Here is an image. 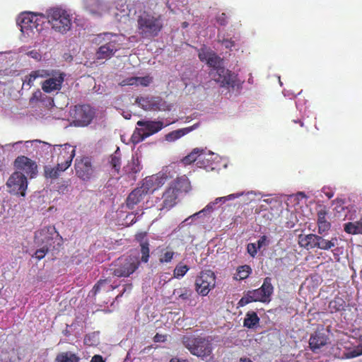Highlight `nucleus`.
I'll return each mask as SVG.
<instances>
[{"mask_svg":"<svg viewBox=\"0 0 362 362\" xmlns=\"http://www.w3.org/2000/svg\"><path fill=\"white\" fill-rule=\"evenodd\" d=\"M215 81L220 83L221 87H228L232 88V89H235V88L240 89L243 83V81L239 78L238 74L226 69L223 64L218 69V77L215 78Z\"/></svg>","mask_w":362,"mask_h":362,"instance_id":"obj_13","label":"nucleus"},{"mask_svg":"<svg viewBox=\"0 0 362 362\" xmlns=\"http://www.w3.org/2000/svg\"><path fill=\"white\" fill-rule=\"evenodd\" d=\"M260 318L256 312H247L243 320V325L247 328H254L259 324Z\"/></svg>","mask_w":362,"mask_h":362,"instance_id":"obj_33","label":"nucleus"},{"mask_svg":"<svg viewBox=\"0 0 362 362\" xmlns=\"http://www.w3.org/2000/svg\"><path fill=\"white\" fill-rule=\"evenodd\" d=\"M243 193H233V194L226 195V197H221V198H216L214 202H210L202 210H200L198 213L194 214V216H199V214H204L206 211H212L214 210V206L219 202L230 201V199H236V197H240V196L243 195Z\"/></svg>","mask_w":362,"mask_h":362,"instance_id":"obj_27","label":"nucleus"},{"mask_svg":"<svg viewBox=\"0 0 362 362\" xmlns=\"http://www.w3.org/2000/svg\"><path fill=\"white\" fill-rule=\"evenodd\" d=\"M197 125H193L190 127H185L184 129H179L178 130L172 131L170 133H168L165 136L167 141H175V139H180V137L183 136L185 134L189 133V132L192 131L196 128Z\"/></svg>","mask_w":362,"mask_h":362,"instance_id":"obj_35","label":"nucleus"},{"mask_svg":"<svg viewBox=\"0 0 362 362\" xmlns=\"http://www.w3.org/2000/svg\"><path fill=\"white\" fill-rule=\"evenodd\" d=\"M60 168L59 166V162H57V165L56 167H45V176L47 177H50V179H56L60 175Z\"/></svg>","mask_w":362,"mask_h":362,"instance_id":"obj_40","label":"nucleus"},{"mask_svg":"<svg viewBox=\"0 0 362 362\" xmlns=\"http://www.w3.org/2000/svg\"><path fill=\"white\" fill-rule=\"evenodd\" d=\"M137 28L141 37H155L163 28L162 17L144 13L137 18Z\"/></svg>","mask_w":362,"mask_h":362,"instance_id":"obj_4","label":"nucleus"},{"mask_svg":"<svg viewBox=\"0 0 362 362\" xmlns=\"http://www.w3.org/2000/svg\"><path fill=\"white\" fill-rule=\"evenodd\" d=\"M132 288H133L132 283H128V284L124 285L123 291L122 292V293L119 294V296H122V295L124 294V293H126V291H131ZM119 296H117V297H119Z\"/></svg>","mask_w":362,"mask_h":362,"instance_id":"obj_57","label":"nucleus"},{"mask_svg":"<svg viewBox=\"0 0 362 362\" xmlns=\"http://www.w3.org/2000/svg\"><path fill=\"white\" fill-rule=\"evenodd\" d=\"M181 342L192 355L202 358L207 357L212 352V344L206 337L185 334L181 337Z\"/></svg>","mask_w":362,"mask_h":362,"instance_id":"obj_5","label":"nucleus"},{"mask_svg":"<svg viewBox=\"0 0 362 362\" xmlns=\"http://www.w3.org/2000/svg\"><path fill=\"white\" fill-rule=\"evenodd\" d=\"M120 86H136V77H128L119 83Z\"/></svg>","mask_w":362,"mask_h":362,"instance_id":"obj_51","label":"nucleus"},{"mask_svg":"<svg viewBox=\"0 0 362 362\" xmlns=\"http://www.w3.org/2000/svg\"><path fill=\"white\" fill-rule=\"evenodd\" d=\"M337 238H331L330 240L325 239L322 235H317V248L322 249V250H329L337 245Z\"/></svg>","mask_w":362,"mask_h":362,"instance_id":"obj_34","label":"nucleus"},{"mask_svg":"<svg viewBox=\"0 0 362 362\" xmlns=\"http://www.w3.org/2000/svg\"><path fill=\"white\" fill-rule=\"evenodd\" d=\"M178 194H177L176 186L175 182H171L170 186L165 189L163 193L162 202L158 204L160 210H170L172 207L175 206L177 203Z\"/></svg>","mask_w":362,"mask_h":362,"instance_id":"obj_21","label":"nucleus"},{"mask_svg":"<svg viewBox=\"0 0 362 362\" xmlns=\"http://www.w3.org/2000/svg\"><path fill=\"white\" fill-rule=\"evenodd\" d=\"M204 149L200 148H194L193 149L189 154L187 155L186 156L183 157L182 159V162L185 165H189L192 164V163H194V161L197 160V164L200 166V168H202V164H200L201 162V156H202L204 153Z\"/></svg>","mask_w":362,"mask_h":362,"instance_id":"obj_28","label":"nucleus"},{"mask_svg":"<svg viewBox=\"0 0 362 362\" xmlns=\"http://www.w3.org/2000/svg\"><path fill=\"white\" fill-rule=\"evenodd\" d=\"M41 94L42 93L40 92V90H37L36 92L34 93L33 97L41 96Z\"/></svg>","mask_w":362,"mask_h":362,"instance_id":"obj_61","label":"nucleus"},{"mask_svg":"<svg viewBox=\"0 0 362 362\" xmlns=\"http://www.w3.org/2000/svg\"><path fill=\"white\" fill-rule=\"evenodd\" d=\"M74 167L76 175L82 180H90L95 173L91 157H78L75 160Z\"/></svg>","mask_w":362,"mask_h":362,"instance_id":"obj_14","label":"nucleus"},{"mask_svg":"<svg viewBox=\"0 0 362 362\" xmlns=\"http://www.w3.org/2000/svg\"><path fill=\"white\" fill-rule=\"evenodd\" d=\"M41 19H45V16L43 13L37 15V13H22L19 17V27L23 35L30 36L31 34H35V32H41L43 29L42 24H41Z\"/></svg>","mask_w":362,"mask_h":362,"instance_id":"obj_7","label":"nucleus"},{"mask_svg":"<svg viewBox=\"0 0 362 362\" xmlns=\"http://www.w3.org/2000/svg\"><path fill=\"white\" fill-rule=\"evenodd\" d=\"M137 218L136 216H134L133 218L131 220L130 223H134L136 221H137Z\"/></svg>","mask_w":362,"mask_h":362,"instance_id":"obj_64","label":"nucleus"},{"mask_svg":"<svg viewBox=\"0 0 362 362\" xmlns=\"http://www.w3.org/2000/svg\"><path fill=\"white\" fill-rule=\"evenodd\" d=\"M9 192L17 195L25 196L28 187V178L24 173L18 170L12 173L6 182Z\"/></svg>","mask_w":362,"mask_h":362,"instance_id":"obj_12","label":"nucleus"},{"mask_svg":"<svg viewBox=\"0 0 362 362\" xmlns=\"http://www.w3.org/2000/svg\"><path fill=\"white\" fill-rule=\"evenodd\" d=\"M344 230L349 234H358V222H348L344 225Z\"/></svg>","mask_w":362,"mask_h":362,"instance_id":"obj_46","label":"nucleus"},{"mask_svg":"<svg viewBox=\"0 0 362 362\" xmlns=\"http://www.w3.org/2000/svg\"><path fill=\"white\" fill-rule=\"evenodd\" d=\"M358 233H362V219L358 222Z\"/></svg>","mask_w":362,"mask_h":362,"instance_id":"obj_59","label":"nucleus"},{"mask_svg":"<svg viewBox=\"0 0 362 362\" xmlns=\"http://www.w3.org/2000/svg\"><path fill=\"white\" fill-rule=\"evenodd\" d=\"M257 243V248L259 249L262 248V247H266V245H269V240L268 237L267 235H262L260 238H259Z\"/></svg>","mask_w":362,"mask_h":362,"instance_id":"obj_50","label":"nucleus"},{"mask_svg":"<svg viewBox=\"0 0 362 362\" xmlns=\"http://www.w3.org/2000/svg\"><path fill=\"white\" fill-rule=\"evenodd\" d=\"M176 187L177 194L179 195L180 190L187 192L190 187V182L186 176L178 177L174 180Z\"/></svg>","mask_w":362,"mask_h":362,"instance_id":"obj_38","label":"nucleus"},{"mask_svg":"<svg viewBox=\"0 0 362 362\" xmlns=\"http://www.w3.org/2000/svg\"><path fill=\"white\" fill-rule=\"evenodd\" d=\"M146 130L145 127L144 129H138L136 131H135L132 136V141L134 143H139L141 142V141H144V139H146L145 136Z\"/></svg>","mask_w":362,"mask_h":362,"instance_id":"obj_44","label":"nucleus"},{"mask_svg":"<svg viewBox=\"0 0 362 362\" xmlns=\"http://www.w3.org/2000/svg\"><path fill=\"white\" fill-rule=\"evenodd\" d=\"M169 362H182L179 358H171ZM185 362V361H184Z\"/></svg>","mask_w":362,"mask_h":362,"instance_id":"obj_63","label":"nucleus"},{"mask_svg":"<svg viewBox=\"0 0 362 362\" xmlns=\"http://www.w3.org/2000/svg\"><path fill=\"white\" fill-rule=\"evenodd\" d=\"M14 166L23 173L24 172L30 177H35L37 173V166L35 160H31V158L24 156V155H20V156L16 158Z\"/></svg>","mask_w":362,"mask_h":362,"instance_id":"obj_19","label":"nucleus"},{"mask_svg":"<svg viewBox=\"0 0 362 362\" xmlns=\"http://www.w3.org/2000/svg\"><path fill=\"white\" fill-rule=\"evenodd\" d=\"M216 21L221 25H227L228 21V16L226 15L225 13H220L216 16Z\"/></svg>","mask_w":362,"mask_h":362,"instance_id":"obj_52","label":"nucleus"},{"mask_svg":"<svg viewBox=\"0 0 362 362\" xmlns=\"http://www.w3.org/2000/svg\"><path fill=\"white\" fill-rule=\"evenodd\" d=\"M255 302L254 290L247 291L238 303V306H244L246 304Z\"/></svg>","mask_w":362,"mask_h":362,"instance_id":"obj_41","label":"nucleus"},{"mask_svg":"<svg viewBox=\"0 0 362 362\" xmlns=\"http://www.w3.org/2000/svg\"><path fill=\"white\" fill-rule=\"evenodd\" d=\"M83 4L86 10L92 14H102L104 6L100 0H83Z\"/></svg>","mask_w":362,"mask_h":362,"instance_id":"obj_26","label":"nucleus"},{"mask_svg":"<svg viewBox=\"0 0 362 362\" xmlns=\"http://www.w3.org/2000/svg\"><path fill=\"white\" fill-rule=\"evenodd\" d=\"M27 55L31 57V58H34L36 60H41L42 54L41 52H37V50L33 49L27 52Z\"/></svg>","mask_w":362,"mask_h":362,"instance_id":"obj_53","label":"nucleus"},{"mask_svg":"<svg viewBox=\"0 0 362 362\" xmlns=\"http://www.w3.org/2000/svg\"><path fill=\"white\" fill-rule=\"evenodd\" d=\"M153 81V78L151 76H144V77H136V86H141L142 87H148L151 82Z\"/></svg>","mask_w":362,"mask_h":362,"instance_id":"obj_45","label":"nucleus"},{"mask_svg":"<svg viewBox=\"0 0 362 362\" xmlns=\"http://www.w3.org/2000/svg\"><path fill=\"white\" fill-rule=\"evenodd\" d=\"M62 240V238L59 234L54 225L44 226V228L35 233V240L37 243H44L48 250L54 242L58 241L57 244L59 245Z\"/></svg>","mask_w":362,"mask_h":362,"instance_id":"obj_10","label":"nucleus"},{"mask_svg":"<svg viewBox=\"0 0 362 362\" xmlns=\"http://www.w3.org/2000/svg\"><path fill=\"white\" fill-rule=\"evenodd\" d=\"M332 349L344 350L342 354L340 355L342 358H354V357L362 355L361 344L354 346L350 340H340L332 347Z\"/></svg>","mask_w":362,"mask_h":362,"instance_id":"obj_20","label":"nucleus"},{"mask_svg":"<svg viewBox=\"0 0 362 362\" xmlns=\"http://www.w3.org/2000/svg\"><path fill=\"white\" fill-rule=\"evenodd\" d=\"M136 103L146 111H166L170 107L160 96H138Z\"/></svg>","mask_w":362,"mask_h":362,"instance_id":"obj_11","label":"nucleus"},{"mask_svg":"<svg viewBox=\"0 0 362 362\" xmlns=\"http://www.w3.org/2000/svg\"><path fill=\"white\" fill-rule=\"evenodd\" d=\"M142 166L140 158L138 156H132V159L124 167V170L127 174H136L140 172Z\"/></svg>","mask_w":362,"mask_h":362,"instance_id":"obj_29","label":"nucleus"},{"mask_svg":"<svg viewBox=\"0 0 362 362\" xmlns=\"http://www.w3.org/2000/svg\"><path fill=\"white\" fill-rule=\"evenodd\" d=\"M346 303L341 296H335L333 300H331L329 304V309L331 313H337V311H342L345 310Z\"/></svg>","mask_w":362,"mask_h":362,"instance_id":"obj_32","label":"nucleus"},{"mask_svg":"<svg viewBox=\"0 0 362 362\" xmlns=\"http://www.w3.org/2000/svg\"><path fill=\"white\" fill-rule=\"evenodd\" d=\"M80 358L73 352H61L56 355L54 362H79Z\"/></svg>","mask_w":362,"mask_h":362,"instance_id":"obj_31","label":"nucleus"},{"mask_svg":"<svg viewBox=\"0 0 362 362\" xmlns=\"http://www.w3.org/2000/svg\"><path fill=\"white\" fill-rule=\"evenodd\" d=\"M118 150L115 151V153L110 156L109 163L112 167V170L116 172V173H119L121 170V156L118 153Z\"/></svg>","mask_w":362,"mask_h":362,"instance_id":"obj_37","label":"nucleus"},{"mask_svg":"<svg viewBox=\"0 0 362 362\" xmlns=\"http://www.w3.org/2000/svg\"><path fill=\"white\" fill-rule=\"evenodd\" d=\"M318 235L310 233V235H300L298 243L300 247L308 249L317 248Z\"/></svg>","mask_w":362,"mask_h":362,"instance_id":"obj_25","label":"nucleus"},{"mask_svg":"<svg viewBox=\"0 0 362 362\" xmlns=\"http://www.w3.org/2000/svg\"><path fill=\"white\" fill-rule=\"evenodd\" d=\"M117 287V285L114 286V285L111 284L110 279L106 278L105 279H100L97 282L93 288V293L96 295L99 291H102V289L103 291H113V289H115Z\"/></svg>","mask_w":362,"mask_h":362,"instance_id":"obj_30","label":"nucleus"},{"mask_svg":"<svg viewBox=\"0 0 362 362\" xmlns=\"http://www.w3.org/2000/svg\"><path fill=\"white\" fill-rule=\"evenodd\" d=\"M58 151L57 161H58L60 173L67 170L75 157L76 150L71 145L58 146L55 148Z\"/></svg>","mask_w":362,"mask_h":362,"instance_id":"obj_16","label":"nucleus"},{"mask_svg":"<svg viewBox=\"0 0 362 362\" xmlns=\"http://www.w3.org/2000/svg\"><path fill=\"white\" fill-rule=\"evenodd\" d=\"M153 339L155 342H163V341H165L166 339V336H164V334H156Z\"/></svg>","mask_w":362,"mask_h":362,"instance_id":"obj_56","label":"nucleus"},{"mask_svg":"<svg viewBox=\"0 0 362 362\" xmlns=\"http://www.w3.org/2000/svg\"><path fill=\"white\" fill-rule=\"evenodd\" d=\"M198 57L202 62H205L208 66L215 69V78L219 76V69H221V65L223 64V59L217 55L216 52L214 50L202 47L198 52Z\"/></svg>","mask_w":362,"mask_h":362,"instance_id":"obj_15","label":"nucleus"},{"mask_svg":"<svg viewBox=\"0 0 362 362\" xmlns=\"http://www.w3.org/2000/svg\"><path fill=\"white\" fill-rule=\"evenodd\" d=\"M221 42L222 45L228 49H230V47H233L235 45V41L232 39H223Z\"/></svg>","mask_w":362,"mask_h":362,"instance_id":"obj_54","label":"nucleus"},{"mask_svg":"<svg viewBox=\"0 0 362 362\" xmlns=\"http://www.w3.org/2000/svg\"><path fill=\"white\" fill-rule=\"evenodd\" d=\"M325 194L328 197V199H332V197H333V196L334 195L333 192H327Z\"/></svg>","mask_w":362,"mask_h":362,"instance_id":"obj_60","label":"nucleus"},{"mask_svg":"<svg viewBox=\"0 0 362 362\" xmlns=\"http://www.w3.org/2000/svg\"><path fill=\"white\" fill-rule=\"evenodd\" d=\"M146 232H139L138 233L136 234L135 239L139 242V245H141V243L145 241L144 238H146Z\"/></svg>","mask_w":362,"mask_h":362,"instance_id":"obj_55","label":"nucleus"},{"mask_svg":"<svg viewBox=\"0 0 362 362\" xmlns=\"http://www.w3.org/2000/svg\"><path fill=\"white\" fill-rule=\"evenodd\" d=\"M216 286V275L212 270H203L197 276L195 290L202 296L208 295L209 291Z\"/></svg>","mask_w":362,"mask_h":362,"instance_id":"obj_9","label":"nucleus"},{"mask_svg":"<svg viewBox=\"0 0 362 362\" xmlns=\"http://www.w3.org/2000/svg\"><path fill=\"white\" fill-rule=\"evenodd\" d=\"M175 253L172 250H168V247L159 257L160 263H170L174 258Z\"/></svg>","mask_w":362,"mask_h":362,"instance_id":"obj_43","label":"nucleus"},{"mask_svg":"<svg viewBox=\"0 0 362 362\" xmlns=\"http://www.w3.org/2000/svg\"><path fill=\"white\" fill-rule=\"evenodd\" d=\"M141 259H139L140 263H148L150 257V248L148 240H145L141 244Z\"/></svg>","mask_w":362,"mask_h":362,"instance_id":"obj_39","label":"nucleus"},{"mask_svg":"<svg viewBox=\"0 0 362 362\" xmlns=\"http://www.w3.org/2000/svg\"><path fill=\"white\" fill-rule=\"evenodd\" d=\"M42 247L39 250H35V256L37 259H42L43 257L47 254V251H49V248L46 247L45 244H42Z\"/></svg>","mask_w":362,"mask_h":362,"instance_id":"obj_49","label":"nucleus"},{"mask_svg":"<svg viewBox=\"0 0 362 362\" xmlns=\"http://www.w3.org/2000/svg\"><path fill=\"white\" fill-rule=\"evenodd\" d=\"M93 42L99 46L95 52L97 59H110L122 47L121 37L109 32L98 34Z\"/></svg>","mask_w":362,"mask_h":362,"instance_id":"obj_2","label":"nucleus"},{"mask_svg":"<svg viewBox=\"0 0 362 362\" xmlns=\"http://www.w3.org/2000/svg\"><path fill=\"white\" fill-rule=\"evenodd\" d=\"M240 362H252L250 358H241Z\"/></svg>","mask_w":362,"mask_h":362,"instance_id":"obj_62","label":"nucleus"},{"mask_svg":"<svg viewBox=\"0 0 362 362\" xmlns=\"http://www.w3.org/2000/svg\"><path fill=\"white\" fill-rule=\"evenodd\" d=\"M328 211L325 206L317 211V228L319 234H325L331 228V223L327 218Z\"/></svg>","mask_w":362,"mask_h":362,"instance_id":"obj_24","label":"nucleus"},{"mask_svg":"<svg viewBox=\"0 0 362 362\" xmlns=\"http://www.w3.org/2000/svg\"><path fill=\"white\" fill-rule=\"evenodd\" d=\"M140 266L138 256H122L116 261L111 269L112 274L116 276H129L135 272Z\"/></svg>","mask_w":362,"mask_h":362,"instance_id":"obj_6","label":"nucleus"},{"mask_svg":"<svg viewBox=\"0 0 362 362\" xmlns=\"http://www.w3.org/2000/svg\"><path fill=\"white\" fill-rule=\"evenodd\" d=\"M252 272V269L250 266H248V264L239 266L236 269V273L233 278L235 279V280H244V279L248 278Z\"/></svg>","mask_w":362,"mask_h":362,"instance_id":"obj_36","label":"nucleus"},{"mask_svg":"<svg viewBox=\"0 0 362 362\" xmlns=\"http://www.w3.org/2000/svg\"><path fill=\"white\" fill-rule=\"evenodd\" d=\"M90 362H105V360H104L102 355L95 354L92 356Z\"/></svg>","mask_w":362,"mask_h":362,"instance_id":"obj_58","label":"nucleus"},{"mask_svg":"<svg viewBox=\"0 0 362 362\" xmlns=\"http://www.w3.org/2000/svg\"><path fill=\"white\" fill-rule=\"evenodd\" d=\"M45 18L55 32L66 34L73 25L71 15L60 6H52L46 11Z\"/></svg>","mask_w":362,"mask_h":362,"instance_id":"obj_3","label":"nucleus"},{"mask_svg":"<svg viewBox=\"0 0 362 362\" xmlns=\"http://www.w3.org/2000/svg\"><path fill=\"white\" fill-rule=\"evenodd\" d=\"M274 291V287L272 284V278H264L262 286L254 290L255 302H262L263 303L270 302Z\"/></svg>","mask_w":362,"mask_h":362,"instance_id":"obj_18","label":"nucleus"},{"mask_svg":"<svg viewBox=\"0 0 362 362\" xmlns=\"http://www.w3.org/2000/svg\"><path fill=\"white\" fill-rule=\"evenodd\" d=\"M189 268L186 264H182V263H178L175 268L173 269V276L175 278H182L184 275L186 274L187 271H189Z\"/></svg>","mask_w":362,"mask_h":362,"instance_id":"obj_42","label":"nucleus"},{"mask_svg":"<svg viewBox=\"0 0 362 362\" xmlns=\"http://www.w3.org/2000/svg\"><path fill=\"white\" fill-rule=\"evenodd\" d=\"M65 76L66 74L59 70L38 69L37 70L31 71L29 74L25 76L23 79V86L30 88L33 86L36 78H45V80L41 83V88L45 93H52L55 90L62 89Z\"/></svg>","mask_w":362,"mask_h":362,"instance_id":"obj_1","label":"nucleus"},{"mask_svg":"<svg viewBox=\"0 0 362 362\" xmlns=\"http://www.w3.org/2000/svg\"><path fill=\"white\" fill-rule=\"evenodd\" d=\"M247 251L248 254L252 257H255L257 255L258 248H257V243H250L247 245Z\"/></svg>","mask_w":362,"mask_h":362,"instance_id":"obj_48","label":"nucleus"},{"mask_svg":"<svg viewBox=\"0 0 362 362\" xmlns=\"http://www.w3.org/2000/svg\"><path fill=\"white\" fill-rule=\"evenodd\" d=\"M95 116V111L88 105H75L73 118L75 122L81 126L90 124Z\"/></svg>","mask_w":362,"mask_h":362,"instance_id":"obj_17","label":"nucleus"},{"mask_svg":"<svg viewBox=\"0 0 362 362\" xmlns=\"http://www.w3.org/2000/svg\"><path fill=\"white\" fill-rule=\"evenodd\" d=\"M177 293L179 298L182 300H188L192 294V292L191 290H188V288L184 287L183 288H180L179 291H177Z\"/></svg>","mask_w":362,"mask_h":362,"instance_id":"obj_47","label":"nucleus"},{"mask_svg":"<svg viewBox=\"0 0 362 362\" xmlns=\"http://www.w3.org/2000/svg\"><path fill=\"white\" fill-rule=\"evenodd\" d=\"M138 126L145 127L144 136L148 137L163 129L164 124L161 120H138Z\"/></svg>","mask_w":362,"mask_h":362,"instance_id":"obj_22","label":"nucleus"},{"mask_svg":"<svg viewBox=\"0 0 362 362\" xmlns=\"http://www.w3.org/2000/svg\"><path fill=\"white\" fill-rule=\"evenodd\" d=\"M327 340H329V338L325 334H322L320 331H315L309 339V346L313 351H317V350L327 344Z\"/></svg>","mask_w":362,"mask_h":362,"instance_id":"obj_23","label":"nucleus"},{"mask_svg":"<svg viewBox=\"0 0 362 362\" xmlns=\"http://www.w3.org/2000/svg\"><path fill=\"white\" fill-rule=\"evenodd\" d=\"M153 180L152 178H146L141 186L134 188L133 191L130 192L126 199V206L128 209H134L136 204H139L144 199L148 192H151V190L152 192L155 190V188H153Z\"/></svg>","mask_w":362,"mask_h":362,"instance_id":"obj_8","label":"nucleus"}]
</instances>
